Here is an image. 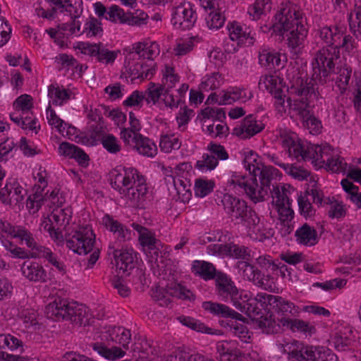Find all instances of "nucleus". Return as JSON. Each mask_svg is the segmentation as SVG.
Wrapping results in <instances>:
<instances>
[{"mask_svg":"<svg viewBox=\"0 0 361 361\" xmlns=\"http://www.w3.org/2000/svg\"><path fill=\"white\" fill-rule=\"evenodd\" d=\"M196 20L197 15L190 4H181L174 8L171 23L177 29L188 30L193 26Z\"/></svg>","mask_w":361,"mask_h":361,"instance_id":"16","label":"nucleus"},{"mask_svg":"<svg viewBox=\"0 0 361 361\" xmlns=\"http://www.w3.org/2000/svg\"><path fill=\"white\" fill-rule=\"evenodd\" d=\"M295 238L298 244L306 247L315 245L319 240L316 228L307 223L303 224L295 231Z\"/></svg>","mask_w":361,"mask_h":361,"instance_id":"23","label":"nucleus"},{"mask_svg":"<svg viewBox=\"0 0 361 361\" xmlns=\"http://www.w3.org/2000/svg\"><path fill=\"white\" fill-rule=\"evenodd\" d=\"M229 39L240 46H250L254 44V37L245 25L237 21L228 22L226 25Z\"/></svg>","mask_w":361,"mask_h":361,"instance_id":"18","label":"nucleus"},{"mask_svg":"<svg viewBox=\"0 0 361 361\" xmlns=\"http://www.w3.org/2000/svg\"><path fill=\"white\" fill-rule=\"evenodd\" d=\"M247 224L249 225L248 235L255 240L262 242L274 235V230L269 226V224L261 221L256 213H251L250 220Z\"/></svg>","mask_w":361,"mask_h":361,"instance_id":"17","label":"nucleus"},{"mask_svg":"<svg viewBox=\"0 0 361 361\" xmlns=\"http://www.w3.org/2000/svg\"><path fill=\"white\" fill-rule=\"evenodd\" d=\"M127 13L117 5H113L108 8L106 20L114 23L126 24Z\"/></svg>","mask_w":361,"mask_h":361,"instance_id":"54","label":"nucleus"},{"mask_svg":"<svg viewBox=\"0 0 361 361\" xmlns=\"http://www.w3.org/2000/svg\"><path fill=\"white\" fill-rule=\"evenodd\" d=\"M45 313L48 318L53 320H68L78 326L89 324L90 319L87 307L60 298L46 306Z\"/></svg>","mask_w":361,"mask_h":361,"instance_id":"6","label":"nucleus"},{"mask_svg":"<svg viewBox=\"0 0 361 361\" xmlns=\"http://www.w3.org/2000/svg\"><path fill=\"white\" fill-rule=\"evenodd\" d=\"M320 98L318 87L310 83H302L286 99L290 111L300 116L304 127L313 135L320 133L322 128L321 121L311 114L312 108Z\"/></svg>","mask_w":361,"mask_h":361,"instance_id":"3","label":"nucleus"},{"mask_svg":"<svg viewBox=\"0 0 361 361\" xmlns=\"http://www.w3.org/2000/svg\"><path fill=\"white\" fill-rule=\"evenodd\" d=\"M210 11L208 16L206 18L207 25L211 30H218L224 25L226 18L219 7Z\"/></svg>","mask_w":361,"mask_h":361,"instance_id":"42","label":"nucleus"},{"mask_svg":"<svg viewBox=\"0 0 361 361\" xmlns=\"http://www.w3.org/2000/svg\"><path fill=\"white\" fill-rule=\"evenodd\" d=\"M109 248L113 250V255L116 261V269L119 272L126 273L135 267L136 255L132 248L122 247L116 245V243H112Z\"/></svg>","mask_w":361,"mask_h":361,"instance_id":"15","label":"nucleus"},{"mask_svg":"<svg viewBox=\"0 0 361 361\" xmlns=\"http://www.w3.org/2000/svg\"><path fill=\"white\" fill-rule=\"evenodd\" d=\"M225 212L232 219L240 222H249L251 213L254 211L249 210L245 200H240L232 195L226 194L221 200Z\"/></svg>","mask_w":361,"mask_h":361,"instance_id":"11","label":"nucleus"},{"mask_svg":"<svg viewBox=\"0 0 361 361\" xmlns=\"http://www.w3.org/2000/svg\"><path fill=\"white\" fill-rule=\"evenodd\" d=\"M47 118L50 126L54 127L60 133H63L65 130L66 123L61 119L49 105L47 109Z\"/></svg>","mask_w":361,"mask_h":361,"instance_id":"63","label":"nucleus"},{"mask_svg":"<svg viewBox=\"0 0 361 361\" xmlns=\"http://www.w3.org/2000/svg\"><path fill=\"white\" fill-rule=\"evenodd\" d=\"M215 283L217 295L225 300L230 299L233 305L243 294V291H239L234 282L226 274L219 272Z\"/></svg>","mask_w":361,"mask_h":361,"instance_id":"14","label":"nucleus"},{"mask_svg":"<svg viewBox=\"0 0 361 361\" xmlns=\"http://www.w3.org/2000/svg\"><path fill=\"white\" fill-rule=\"evenodd\" d=\"M303 348L305 347L302 344L295 340L281 345V350L288 355V359H294L296 361H300L302 356Z\"/></svg>","mask_w":361,"mask_h":361,"instance_id":"38","label":"nucleus"},{"mask_svg":"<svg viewBox=\"0 0 361 361\" xmlns=\"http://www.w3.org/2000/svg\"><path fill=\"white\" fill-rule=\"evenodd\" d=\"M221 83V75L219 74V73H213L203 78L200 84V89L202 91L209 92V90H214L219 88Z\"/></svg>","mask_w":361,"mask_h":361,"instance_id":"46","label":"nucleus"},{"mask_svg":"<svg viewBox=\"0 0 361 361\" xmlns=\"http://www.w3.org/2000/svg\"><path fill=\"white\" fill-rule=\"evenodd\" d=\"M21 273L24 278L31 282L47 283L49 277L44 267L37 262L25 261L21 265Z\"/></svg>","mask_w":361,"mask_h":361,"instance_id":"20","label":"nucleus"},{"mask_svg":"<svg viewBox=\"0 0 361 361\" xmlns=\"http://www.w3.org/2000/svg\"><path fill=\"white\" fill-rule=\"evenodd\" d=\"M132 227L138 233L139 243L145 251L154 250L156 246L161 245L160 240L157 239L154 233L148 228L136 223H133Z\"/></svg>","mask_w":361,"mask_h":361,"instance_id":"26","label":"nucleus"},{"mask_svg":"<svg viewBox=\"0 0 361 361\" xmlns=\"http://www.w3.org/2000/svg\"><path fill=\"white\" fill-rule=\"evenodd\" d=\"M162 85L166 90H171L173 88L177 82H179L180 77L175 73L173 67L169 65H165L162 69Z\"/></svg>","mask_w":361,"mask_h":361,"instance_id":"44","label":"nucleus"},{"mask_svg":"<svg viewBox=\"0 0 361 361\" xmlns=\"http://www.w3.org/2000/svg\"><path fill=\"white\" fill-rule=\"evenodd\" d=\"M352 69L348 66H343L338 71L336 78V84L341 90H346L351 78Z\"/></svg>","mask_w":361,"mask_h":361,"instance_id":"64","label":"nucleus"},{"mask_svg":"<svg viewBox=\"0 0 361 361\" xmlns=\"http://www.w3.org/2000/svg\"><path fill=\"white\" fill-rule=\"evenodd\" d=\"M182 142L175 134H164L160 136L159 147L161 152L171 153L180 148Z\"/></svg>","mask_w":361,"mask_h":361,"instance_id":"34","label":"nucleus"},{"mask_svg":"<svg viewBox=\"0 0 361 361\" xmlns=\"http://www.w3.org/2000/svg\"><path fill=\"white\" fill-rule=\"evenodd\" d=\"M102 224L116 235L117 240L114 243H116L117 246L120 247L121 243L129 240L131 238L130 231L108 214L102 218Z\"/></svg>","mask_w":361,"mask_h":361,"instance_id":"22","label":"nucleus"},{"mask_svg":"<svg viewBox=\"0 0 361 361\" xmlns=\"http://www.w3.org/2000/svg\"><path fill=\"white\" fill-rule=\"evenodd\" d=\"M134 148L141 154L153 157L157 153V145L149 138L141 135Z\"/></svg>","mask_w":361,"mask_h":361,"instance_id":"39","label":"nucleus"},{"mask_svg":"<svg viewBox=\"0 0 361 361\" xmlns=\"http://www.w3.org/2000/svg\"><path fill=\"white\" fill-rule=\"evenodd\" d=\"M149 16L147 13L141 10L134 12H128L126 24L131 26H142L147 23Z\"/></svg>","mask_w":361,"mask_h":361,"instance_id":"51","label":"nucleus"},{"mask_svg":"<svg viewBox=\"0 0 361 361\" xmlns=\"http://www.w3.org/2000/svg\"><path fill=\"white\" fill-rule=\"evenodd\" d=\"M26 195V190L16 180L7 182L0 190V202L11 208L20 207Z\"/></svg>","mask_w":361,"mask_h":361,"instance_id":"13","label":"nucleus"},{"mask_svg":"<svg viewBox=\"0 0 361 361\" xmlns=\"http://www.w3.org/2000/svg\"><path fill=\"white\" fill-rule=\"evenodd\" d=\"M264 125L260 121H257L252 115L246 116L242 123L235 126L233 130V134L240 139H247L261 132Z\"/></svg>","mask_w":361,"mask_h":361,"instance_id":"19","label":"nucleus"},{"mask_svg":"<svg viewBox=\"0 0 361 361\" xmlns=\"http://www.w3.org/2000/svg\"><path fill=\"white\" fill-rule=\"evenodd\" d=\"M126 69V71L131 78V80L150 79L155 73V68L153 66L147 65L142 61L128 62Z\"/></svg>","mask_w":361,"mask_h":361,"instance_id":"24","label":"nucleus"},{"mask_svg":"<svg viewBox=\"0 0 361 361\" xmlns=\"http://www.w3.org/2000/svg\"><path fill=\"white\" fill-rule=\"evenodd\" d=\"M339 57L336 47H323L316 51L312 61L311 81L314 86L326 82L329 75L334 71V61Z\"/></svg>","mask_w":361,"mask_h":361,"instance_id":"8","label":"nucleus"},{"mask_svg":"<svg viewBox=\"0 0 361 361\" xmlns=\"http://www.w3.org/2000/svg\"><path fill=\"white\" fill-rule=\"evenodd\" d=\"M228 184L236 190H242L247 197L253 202L257 203L264 200L269 190L252 173L247 176L234 173L228 180Z\"/></svg>","mask_w":361,"mask_h":361,"instance_id":"9","label":"nucleus"},{"mask_svg":"<svg viewBox=\"0 0 361 361\" xmlns=\"http://www.w3.org/2000/svg\"><path fill=\"white\" fill-rule=\"evenodd\" d=\"M306 18L300 7L289 1L281 3L275 15L274 27L287 32L288 47L296 56L302 54L307 35Z\"/></svg>","mask_w":361,"mask_h":361,"instance_id":"2","label":"nucleus"},{"mask_svg":"<svg viewBox=\"0 0 361 361\" xmlns=\"http://www.w3.org/2000/svg\"><path fill=\"white\" fill-rule=\"evenodd\" d=\"M283 326H287L293 331H298L309 335H312L316 331L313 325L310 324L309 322L297 319H288L286 318V319L284 320Z\"/></svg>","mask_w":361,"mask_h":361,"instance_id":"41","label":"nucleus"},{"mask_svg":"<svg viewBox=\"0 0 361 361\" xmlns=\"http://www.w3.org/2000/svg\"><path fill=\"white\" fill-rule=\"evenodd\" d=\"M103 29L101 23L95 18H89L85 24L82 33L87 37H96L102 34Z\"/></svg>","mask_w":361,"mask_h":361,"instance_id":"56","label":"nucleus"},{"mask_svg":"<svg viewBox=\"0 0 361 361\" xmlns=\"http://www.w3.org/2000/svg\"><path fill=\"white\" fill-rule=\"evenodd\" d=\"M202 307L212 314L222 317L237 318V317L240 315L238 312L226 305L210 301L204 302L202 303Z\"/></svg>","mask_w":361,"mask_h":361,"instance_id":"31","label":"nucleus"},{"mask_svg":"<svg viewBox=\"0 0 361 361\" xmlns=\"http://www.w3.org/2000/svg\"><path fill=\"white\" fill-rule=\"evenodd\" d=\"M272 309L274 310L278 314L282 316L280 322L283 326L284 320H286V318L288 319H291L292 317H295L299 313L298 307H297L293 302L280 296H276V299Z\"/></svg>","mask_w":361,"mask_h":361,"instance_id":"25","label":"nucleus"},{"mask_svg":"<svg viewBox=\"0 0 361 361\" xmlns=\"http://www.w3.org/2000/svg\"><path fill=\"white\" fill-rule=\"evenodd\" d=\"M111 185L120 195L133 204L142 201L147 193L145 178L133 168L112 172Z\"/></svg>","mask_w":361,"mask_h":361,"instance_id":"5","label":"nucleus"},{"mask_svg":"<svg viewBox=\"0 0 361 361\" xmlns=\"http://www.w3.org/2000/svg\"><path fill=\"white\" fill-rule=\"evenodd\" d=\"M165 87L162 85L149 82L148 87L144 94H145V100L148 104L152 103L156 104L159 102L161 97L165 92Z\"/></svg>","mask_w":361,"mask_h":361,"instance_id":"40","label":"nucleus"},{"mask_svg":"<svg viewBox=\"0 0 361 361\" xmlns=\"http://www.w3.org/2000/svg\"><path fill=\"white\" fill-rule=\"evenodd\" d=\"M218 163L216 158L214 156L204 154L202 158L197 161L195 168L200 171H212L216 167Z\"/></svg>","mask_w":361,"mask_h":361,"instance_id":"57","label":"nucleus"},{"mask_svg":"<svg viewBox=\"0 0 361 361\" xmlns=\"http://www.w3.org/2000/svg\"><path fill=\"white\" fill-rule=\"evenodd\" d=\"M15 111L25 114L30 111L32 107V97L28 94L18 97L13 103Z\"/></svg>","mask_w":361,"mask_h":361,"instance_id":"60","label":"nucleus"},{"mask_svg":"<svg viewBox=\"0 0 361 361\" xmlns=\"http://www.w3.org/2000/svg\"><path fill=\"white\" fill-rule=\"evenodd\" d=\"M101 142L104 148L111 154H116L121 149L117 138L113 135H105L102 137Z\"/></svg>","mask_w":361,"mask_h":361,"instance_id":"62","label":"nucleus"},{"mask_svg":"<svg viewBox=\"0 0 361 361\" xmlns=\"http://www.w3.org/2000/svg\"><path fill=\"white\" fill-rule=\"evenodd\" d=\"M23 342L10 334H0V360L3 361H25V358L8 351L22 353Z\"/></svg>","mask_w":361,"mask_h":361,"instance_id":"12","label":"nucleus"},{"mask_svg":"<svg viewBox=\"0 0 361 361\" xmlns=\"http://www.w3.org/2000/svg\"><path fill=\"white\" fill-rule=\"evenodd\" d=\"M247 162V161L245 159V166L249 171L250 173H253V176L256 177L257 172H259V183L263 186L266 187L267 190L271 191V185L273 186V188L276 187L275 183H274V181L276 180L277 176L278 171L276 169H274L273 166L263 165L262 167H259V166L255 167V165L251 166L250 163L246 165Z\"/></svg>","mask_w":361,"mask_h":361,"instance_id":"21","label":"nucleus"},{"mask_svg":"<svg viewBox=\"0 0 361 361\" xmlns=\"http://www.w3.org/2000/svg\"><path fill=\"white\" fill-rule=\"evenodd\" d=\"M173 185L178 197L183 201H188L191 197L190 185L186 179L173 178Z\"/></svg>","mask_w":361,"mask_h":361,"instance_id":"48","label":"nucleus"},{"mask_svg":"<svg viewBox=\"0 0 361 361\" xmlns=\"http://www.w3.org/2000/svg\"><path fill=\"white\" fill-rule=\"evenodd\" d=\"M348 22L351 32L361 39V8L355 9L348 14Z\"/></svg>","mask_w":361,"mask_h":361,"instance_id":"49","label":"nucleus"},{"mask_svg":"<svg viewBox=\"0 0 361 361\" xmlns=\"http://www.w3.org/2000/svg\"><path fill=\"white\" fill-rule=\"evenodd\" d=\"M95 235L89 226L80 227L66 240V246L79 255H87L93 250Z\"/></svg>","mask_w":361,"mask_h":361,"instance_id":"10","label":"nucleus"},{"mask_svg":"<svg viewBox=\"0 0 361 361\" xmlns=\"http://www.w3.org/2000/svg\"><path fill=\"white\" fill-rule=\"evenodd\" d=\"M169 291L171 296L179 299L191 300L193 298V294L190 290L179 283L171 284L169 286Z\"/></svg>","mask_w":361,"mask_h":361,"instance_id":"61","label":"nucleus"},{"mask_svg":"<svg viewBox=\"0 0 361 361\" xmlns=\"http://www.w3.org/2000/svg\"><path fill=\"white\" fill-rule=\"evenodd\" d=\"M0 234L2 238L6 235L19 239L30 249L32 258H43L58 270L64 271L63 263L58 260L57 256L49 248L38 244L33 234L25 227L13 226L8 221L0 219Z\"/></svg>","mask_w":361,"mask_h":361,"instance_id":"4","label":"nucleus"},{"mask_svg":"<svg viewBox=\"0 0 361 361\" xmlns=\"http://www.w3.org/2000/svg\"><path fill=\"white\" fill-rule=\"evenodd\" d=\"M257 304L256 300L251 298L247 293H245L242 295L234 306L239 311L247 314L253 321L260 313V309L257 307Z\"/></svg>","mask_w":361,"mask_h":361,"instance_id":"27","label":"nucleus"},{"mask_svg":"<svg viewBox=\"0 0 361 361\" xmlns=\"http://www.w3.org/2000/svg\"><path fill=\"white\" fill-rule=\"evenodd\" d=\"M238 268L242 272L243 276L245 279L252 281L253 283L259 276L260 271L254 265L245 262H238L237 264Z\"/></svg>","mask_w":361,"mask_h":361,"instance_id":"47","label":"nucleus"},{"mask_svg":"<svg viewBox=\"0 0 361 361\" xmlns=\"http://www.w3.org/2000/svg\"><path fill=\"white\" fill-rule=\"evenodd\" d=\"M271 9V0H256L255 4L248 8L247 13L252 20H257L265 12Z\"/></svg>","mask_w":361,"mask_h":361,"instance_id":"43","label":"nucleus"},{"mask_svg":"<svg viewBox=\"0 0 361 361\" xmlns=\"http://www.w3.org/2000/svg\"><path fill=\"white\" fill-rule=\"evenodd\" d=\"M47 201L44 198L42 192L36 190L35 193L30 195L27 200V207L30 213H36L41 208L42 205Z\"/></svg>","mask_w":361,"mask_h":361,"instance_id":"55","label":"nucleus"},{"mask_svg":"<svg viewBox=\"0 0 361 361\" xmlns=\"http://www.w3.org/2000/svg\"><path fill=\"white\" fill-rule=\"evenodd\" d=\"M298 202L301 215L306 218L311 217L314 215L315 209L312 205L310 199L308 197V193L305 192L304 195H301L298 197Z\"/></svg>","mask_w":361,"mask_h":361,"instance_id":"58","label":"nucleus"},{"mask_svg":"<svg viewBox=\"0 0 361 361\" xmlns=\"http://www.w3.org/2000/svg\"><path fill=\"white\" fill-rule=\"evenodd\" d=\"M103 338L107 341H111L118 346L108 348L104 343L97 342L92 345V349L101 356L109 360H116L123 357L126 353L123 350L129 348L131 341V333L129 329L123 326H110L103 332Z\"/></svg>","mask_w":361,"mask_h":361,"instance_id":"7","label":"nucleus"},{"mask_svg":"<svg viewBox=\"0 0 361 361\" xmlns=\"http://www.w3.org/2000/svg\"><path fill=\"white\" fill-rule=\"evenodd\" d=\"M255 324L266 334H274L279 330V325L276 324L273 315L267 313L264 315H259L253 320Z\"/></svg>","mask_w":361,"mask_h":361,"instance_id":"33","label":"nucleus"},{"mask_svg":"<svg viewBox=\"0 0 361 361\" xmlns=\"http://www.w3.org/2000/svg\"><path fill=\"white\" fill-rule=\"evenodd\" d=\"M169 286H167V289H165L161 286H155L152 288L151 295L152 298L157 301L161 306H167L171 302L169 293Z\"/></svg>","mask_w":361,"mask_h":361,"instance_id":"53","label":"nucleus"},{"mask_svg":"<svg viewBox=\"0 0 361 361\" xmlns=\"http://www.w3.org/2000/svg\"><path fill=\"white\" fill-rule=\"evenodd\" d=\"M51 220L55 223L56 226L66 228L69 225L72 216V211L70 208L55 207L51 214Z\"/></svg>","mask_w":361,"mask_h":361,"instance_id":"35","label":"nucleus"},{"mask_svg":"<svg viewBox=\"0 0 361 361\" xmlns=\"http://www.w3.org/2000/svg\"><path fill=\"white\" fill-rule=\"evenodd\" d=\"M229 327L230 331L238 336L243 342L250 343V335L246 326L238 322H233Z\"/></svg>","mask_w":361,"mask_h":361,"instance_id":"59","label":"nucleus"},{"mask_svg":"<svg viewBox=\"0 0 361 361\" xmlns=\"http://www.w3.org/2000/svg\"><path fill=\"white\" fill-rule=\"evenodd\" d=\"M292 190L293 188H290V185H288V187H286V185H276V187H274L273 188L271 194L273 202L275 204V206L291 204L290 196Z\"/></svg>","mask_w":361,"mask_h":361,"instance_id":"36","label":"nucleus"},{"mask_svg":"<svg viewBox=\"0 0 361 361\" xmlns=\"http://www.w3.org/2000/svg\"><path fill=\"white\" fill-rule=\"evenodd\" d=\"M250 256V250L247 247L239 245L233 243H228L227 257L247 260Z\"/></svg>","mask_w":361,"mask_h":361,"instance_id":"45","label":"nucleus"},{"mask_svg":"<svg viewBox=\"0 0 361 361\" xmlns=\"http://www.w3.org/2000/svg\"><path fill=\"white\" fill-rule=\"evenodd\" d=\"M259 62L262 66L269 69L282 66L281 54L269 49H262L259 53Z\"/></svg>","mask_w":361,"mask_h":361,"instance_id":"28","label":"nucleus"},{"mask_svg":"<svg viewBox=\"0 0 361 361\" xmlns=\"http://www.w3.org/2000/svg\"><path fill=\"white\" fill-rule=\"evenodd\" d=\"M278 131L281 145L288 151L290 157L298 160L311 161L319 168L326 164L327 170L334 173H348L350 166H348L343 157L333 155V149L329 145L305 144L290 130L279 128Z\"/></svg>","mask_w":361,"mask_h":361,"instance_id":"1","label":"nucleus"},{"mask_svg":"<svg viewBox=\"0 0 361 361\" xmlns=\"http://www.w3.org/2000/svg\"><path fill=\"white\" fill-rule=\"evenodd\" d=\"M343 32L338 27L331 28V27H324L319 30V37L324 43L329 47H336L341 41Z\"/></svg>","mask_w":361,"mask_h":361,"instance_id":"32","label":"nucleus"},{"mask_svg":"<svg viewBox=\"0 0 361 361\" xmlns=\"http://www.w3.org/2000/svg\"><path fill=\"white\" fill-rule=\"evenodd\" d=\"M192 272L195 275L200 276L203 279L208 281L215 279L218 273L212 263L205 261H195L192 267Z\"/></svg>","mask_w":361,"mask_h":361,"instance_id":"29","label":"nucleus"},{"mask_svg":"<svg viewBox=\"0 0 361 361\" xmlns=\"http://www.w3.org/2000/svg\"><path fill=\"white\" fill-rule=\"evenodd\" d=\"M214 183L212 180L197 178L195 180L194 190L196 196L204 197L214 189Z\"/></svg>","mask_w":361,"mask_h":361,"instance_id":"50","label":"nucleus"},{"mask_svg":"<svg viewBox=\"0 0 361 361\" xmlns=\"http://www.w3.org/2000/svg\"><path fill=\"white\" fill-rule=\"evenodd\" d=\"M279 79L276 76L265 75L261 77L259 86L262 89H264L271 94H274L277 91L282 90L278 82Z\"/></svg>","mask_w":361,"mask_h":361,"instance_id":"52","label":"nucleus"},{"mask_svg":"<svg viewBox=\"0 0 361 361\" xmlns=\"http://www.w3.org/2000/svg\"><path fill=\"white\" fill-rule=\"evenodd\" d=\"M252 97V93L250 92H247L244 88L233 87L224 93L221 100L224 104H231L238 101L245 102L250 99Z\"/></svg>","mask_w":361,"mask_h":361,"instance_id":"30","label":"nucleus"},{"mask_svg":"<svg viewBox=\"0 0 361 361\" xmlns=\"http://www.w3.org/2000/svg\"><path fill=\"white\" fill-rule=\"evenodd\" d=\"M71 92L59 86L51 85L48 88V96L53 104L62 105L70 99Z\"/></svg>","mask_w":361,"mask_h":361,"instance_id":"37","label":"nucleus"}]
</instances>
